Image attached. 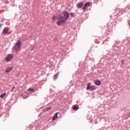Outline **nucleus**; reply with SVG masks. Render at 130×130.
<instances>
[{
	"mask_svg": "<svg viewBox=\"0 0 130 130\" xmlns=\"http://www.w3.org/2000/svg\"><path fill=\"white\" fill-rule=\"evenodd\" d=\"M84 6H86V7H89V6H90V3L89 2H87L85 4Z\"/></svg>",
	"mask_w": 130,
	"mask_h": 130,
	"instance_id": "14",
	"label": "nucleus"
},
{
	"mask_svg": "<svg viewBox=\"0 0 130 130\" xmlns=\"http://www.w3.org/2000/svg\"><path fill=\"white\" fill-rule=\"evenodd\" d=\"M121 63H122V64H124V60H122L121 61Z\"/></svg>",
	"mask_w": 130,
	"mask_h": 130,
	"instance_id": "18",
	"label": "nucleus"
},
{
	"mask_svg": "<svg viewBox=\"0 0 130 130\" xmlns=\"http://www.w3.org/2000/svg\"><path fill=\"white\" fill-rule=\"evenodd\" d=\"M21 44H22L21 40L18 41L13 48V50L15 52H19V51H20V49H21Z\"/></svg>",
	"mask_w": 130,
	"mask_h": 130,
	"instance_id": "2",
	"label": "nucleus"
},
{
	"mask_svg": "<svg viewBox=\"0 0 130 130\" xmlns=\"http://www.w3.org/2000/svg\"><path fill=\"white\" fill-rule=\"evenodd\" d=\"M14 90H15V86H14V87L12 88V90H11V92H13V91H14Z\"/></svg>",
	"mask_w": 130,
	"mask_h": 130,
	"instance_id": "19",
	"label": "nucleus"
},
{
	"mask_svg": "<svg viewBox=\"0 0 130 130\" xmlns=\"http://www.w3.org/2000/svg\"><path fill=\"white\" fill-rule=\"evenodd\" d=\"M29 91H31V92H34V89L33 88H28Z\"/></svg>",
	"mask_w": 130,
	"mask_h": 130,
	"instance_id": "16",
	"label": "nucleus"
},
{
	"mask_svg": "<svg viewBox=\"0 0 130 130\" xmlns=\"http://www.w3.org/2000/svg\"><path fill=\"white\" fill-rule=\"evenodd\" d=\"M0 26H1V24H0Z\"/></svg>",
	"mask_w": 130,
	"mask_h": 130,
	"instance_id": "23",
	"label": "nucleus"
},
{
	"mask_svg": "<svg viewBox=\"0 0 130 130\" xmlns=\"http://www.w3.org/2000/svg\"><path fill=\"white\" fill-rule=\"evenodd\" d=\"M12 70H13V67H9L6 69V73H10V72H11V71H12Z\"/></svg>",
	"mask_w": 130,
	"mask_h": 130,
	"instance_id": "7",
	"label": "nucleus"
},
{
	"mask_svg": "<svg viewBox=\"0 0 130 130\" xmlns=\"http://www.w3.org/2000/svg\"><path fill=\"white\" fill-rule=\"evenodd\" d=\"M94 84L96 86H100L101 85V81H100V80H96Z\"/></svg>",
	"mask_w": 130,
	"mask_h": 130,
	"instance_id": "8",
	"label": "nucleus"
},
{
	"mask_svg": "<svg viewBox=\"0 0 130 130\" xmlns=\"http://www.w3.org/2000/svg\"><path fill=\"white\" fill-rule=\"evenodd\" d=\"M86 90H90V91H94L96 90L95 85H91V83H88L86 87Z\"/></svg>",
	"mask_w": 130,
	"mask_h": 130,
	"instance_id": "3",
	"label": "nucleus"
},
{
	"mask_svg": "<svg viewBox=\"0 0 130 130\" xmlns=\"http://www.w3.org/2000/svg\"><path fill=\"white\" fill-rule=\"evenodd\" d=\"M13 57H14V55L12 54H9L8 55L7 57L6 58V61H10L11 59H13Z\"/></svg>",
	"mask_w": 130,
	"mask_h": 130,
	"instance_id": "4",
	"label": "nucleus"
},
{
	"mask_svg": "<svg viewBox=\"0 0 130 130\" xmlns=\"http://www.w3.org/2000/svg\"><path fill=\"white\" fill-rule=\"evenodd\" d=\"M70 15L71 16V17H74V13H70Z\"/></svg>",
	"mask_w": 130,
	"mask_h": 130,
	"instance_id": "20",
	"label": "nucleus"
},
{
	"mask_svg": "<svg viewBox=\"0 0 130 130\" xmlns=\"http://www.w3.org/2000/svg\"><path fill=\"white\" fill-rule=\"evenodd\" d=\"M55 114H57V113H55Z\"/></svg>",
	"mask_w": 130,
	"mask_h": 130,
	"instance_id": "21",
	"label": "nucleus"
},
{
	"mask_svg": "<svg viewBox=\"0 0 130 130\" xmlns=\"http://www.w3.org/2000/svg\"><path fill=\"white\" fill-rule=\"evenodd\" d=\"M57 117H58L57 114H54L52 118V120H55V119L57 118Z\"/></svg>",
	"mask_w": 130,
	"mask_h": 130,
	"instance_id": "9",
	"label": "nucleus"
},
{
	"mask_svg": "<svg viewBox=\"0 0 130 130\" xmlns=\"http://www.w3.org/2000/svg\"><path fill=\"white\" fill-rule=\"evenodd\" d=\"M57 20V16H54L53 17H52V20L53 21H55V20Z\"/></svg>",
	"mask_w": 130,
	"mask_h": 130,
	"instance_id": "11",
	"label": "nucleus"
},
{
	"mask_svg": "<svg viewBox=\"0 0 130 130\" xmlns=\"http://www.w3.org/2000/svg\"><path fill=\"white\" fill-rule=\"evenodd\" d=\"M50 109H51V108L47 107V108H45V111H48V110H50Z\"/></svg>",
	"mask_w": 130,
	"mask_h": 130,
	"instance_id": "15",
	"label": "nucleus"
},
{
	"mask_svg": "<svg viewBox=\"0 0 130 130\" xmlns=\"http://www.w3.org/2000/svg\"><path fill=\"white\" fill-rule=\"evenodd\" d=\"M83 6H84V3L83 2H80L77 4V9H81Z\"/></svg>",
	"mask_w": 130,
	"mask_h": 130,
	"instance_id": "5",
	"label": "nucleus"
},
{
	"mask_svg": "<svg viewBox=\"0 0 130 130\" xmlns=\"http://www.w3.org/2000/svg\"><path fill=\"white\" fill-rule=\"evenodd\" d=\"M79 109V107L77 106H75L73 107L74 110H78Z\"/></svg>",
	"mask_w": 130,
	"mask_h": 130,
	"instance_id": "12",
	"label": "nucleus"
},
{
	"mask_svg": "<svg viewBox=\"0 0 130 130\" xmlns=\"http://www.w3.org/2000/svg\"><path fill=\"white\" fill-rule=\"evenodd\" d=\"M58 77V74H56L54 75V80H56V78Z\"/></svg>",
	"mask_w": 130,
	"mask_h": 130,
	"instance_id": "13",
	"label": "nucleus"
},
{
	"mask_svg": "<svg viewBox=\"0 0 130 130\" xmlns=\"http://www.w3.org/2000/svg\"><path fill=\"white\" fill-rule=\"evenodd\" d=\"M9 32V28L8 27L5 28L3 30V34H8Z\"/></svg>",
	"mask_w": 130,
	"mask_h": 130,
	"instance_id": "6",
	"label": "nucleus"
},
{
	"mask_svg": "<svg viewBox=\"0 0 130 130\" xmlns=\"http://www.w3.org/2000/svg\"><path fill=\"white\" fill-rule=\"evenodd\" d=\"M1 116V117H2V115H1V116Z\"/></svg>",
	"mask_w": 130,
	"mask_h": 130,
	"instance_id": "22",
	"label": "nucleus"
},
{
	"mask_svg": "<svg viewBox=\"0 0 130 130\" xmlns=\"http://www.w3.org/2000/svg\"><path fill=\"white\" fill-rule=\"evenodd\" d=\"M62 14H59L57 16V20H58L57 22V25L58 26H61V25H64V23L67 22V20L68 19H69L70 17V14H69V12L66 11L63 13Z\"/></svg>",
	"mask_w": 130,
	"mask_h": 130,
	"instance_id": "1",
	"label": "nucleus"
},
{
	"mask_svg": "<svg viewBox=\"0 0 130 130\" xmlns=\"http://www.w3.org/2000/svg\"><path fill=\"white\" fill-rule=\"evenodd\" d=\"M86 8H87V6L84 5L82 9H83V10H86Z\"/></svg>",
	"mask_w": 130,
	"mask_h": 130,
	"instance_id": "17",
	"label": "nucleus"
},
{
	"mask_svg": "<svg viewBox=\"0 0 130 130\" xmlns=\"http://www.w3.org/2000/svg\"><path fill=\"white\" fill-rule=\"evenodd\" d=\"M6 96V92H4L3 94L0 95V98H4Z\"/></svg>",
	"mask_w": 130,
	"mask_h": 130,
	"instance_id": "10",
	"label": "nucleus"
}]
</instances>
